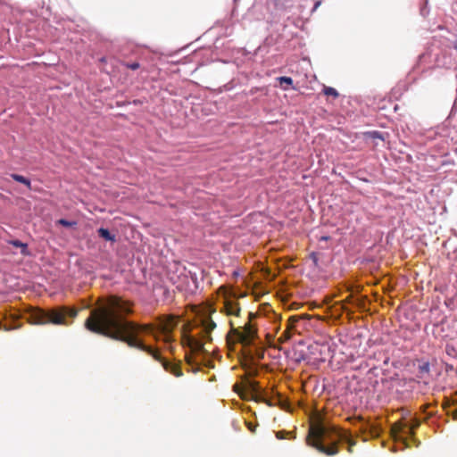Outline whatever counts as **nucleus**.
Wrapping results in <instances>:
<instances>
[{
	"label": "nucleus",
	"mask_w": 457,
	"mask_h": 457,
	"mask_svg": "<svg viewBox=\"0 0 457 457\" xmlns=\"http://www.w3.org/2000/svg\"><path fill=\"white\" fill-rule=\"evenodd\" d=\"M245 386L253 395V397L256 402L265 403L269 406L283 405V400L280 394L273 388L270 391L262 389L259 383L254 380H248Z\"/></svg>",
	"instance_id": "nucleus-6"
},
{
	"label": "nucleus",
	"mask_w": 457,
	"mask_h": 457,
	"mask_svg": "<svg viewBox=\"0 0 457 457\" xmlns=\"http://www.w3.org/2000/svg\"><path fill=\"white\" fill-rule=\"evenodd\" d=\"M284 431H278L277 432L276 434V436L278 438V439H283L285 436H284Z\"/></svg>",
	"instance_id": "nucleus-17"
},
{
	"label": "nucleus",
	"mask_w": 457,
	"mask_h": 457,
	"mask_svg": "<svg viewBox=\"0 0 457 457\" xmlns=\"http://www.w3.org/2000/svg\"><path fill=\"white\" fill-rule=\"evenodd\" d=\"M453 418L457 420V409L453 411Z\"/></svg>",
	"instance_id": "nucleus-18"
},
{
	"label": "nucleus",
	"mask_w": 457,
	"mask_h": 457,
	"mask_svg": "<svg viewBox=\"0 0 457 457\" xmlns=\"http://www.w3.org/2000/svg\"><path fill=\"white\" fill-rule=\"evenodd\" d=\"M127 66H128V68L135 71L139 68V63L138 62L129 63Z\"/></svg>",
	"instance_id": "nucleus-16"
},
{
	"label": "nucleus",
	"mask_w": 457,
	"mask_h": 457,
	"mask_svg": "<svg viewBox=\"0 0 457 457\" xmlns=\"http://www.w3.org/2000/svg\"><path fill=\"white\" fill-rule=\"evenodd\" d=\"M58 223L62 225V226H64V227H71L73 224L72 222H71V221H69L67 220H63V219L59 220Z\"/></svg>",
	"instance_id": "nucleus-15"
},
{
	"label": "nucleus",
	"mask_w": 457,
	"mask_h": 457,
	"mask_svg": "<svg viewBox=\"0 0 457 457\" xmlns=\"http://www.w3.org/2000/svg\"><path fill=\"white\" fill-rule=\"evenodd\" d=\"M12 177L13 178L14 180L23 183L28 187H29V185H30L29 180L28 179L24 178L23 176L13 174V175H12Z\"/></svg>",
	"instance_id": "nucleus-10"
},
{
	"label": "nucleus",
	"mask_w": 457,
	"mask_h": 457,
	"mask_svg": "<svg viewBox=\"0 0 457 457\" xmlns=\"http://www.w3.org/2000/svg\"><path fill=\"white\" fill-rule=\"evenodd\" d=\"M253 316L252 312L248 313V320L243 326H235V323L230 320L231 327L230 332L228 335V340H233L241 344L243 346L247 347L255 345L258 339L257 328L252 323L251 318Z\"/></svg>",
	"instance_id": "nucleus-5"
},
{
	"label": "nucleus",
	"mask_w": 457,
	"mask_h": 457,
	"mask_svg": "<svg viewBox=\"0 0 457 457\" xmlns=\"http://www.w3.org/2000/svg\"><path fill=\"white\" fill-rule=\"evenodd\" d=\"M291 337V333L290 331L288 330V328L287 330H285L282 335L280 336V337L278 338L279 342L280 343H284L287 340H289Z\"/></svg>",
	"instance_id": "nucleus-12"
},
{
	"label": "nucleus",
	"mask_w": 457,
	"mask_h": 457,
	"mask_svg": "<svg viewBox=\"0 0 457 457\" xmlns=\"http://www.w3.org/2000/svg\"><path fill=\"white\" fill-rule=\"evenodd\" d=\"M97 232H98L99 237H101L102 238H104L107 241H112V242L115 241V236L112 235L108 229L100 228Z\"/></svg>",
	"instance_id": "nucleus-9"
},
{
	"label": "nucleus",
	"mask_w": 457,
	"mask_h": 457,
	"mask_svg": "<svg viewBox=\"0 0 457 457\" xmlns=\"http://www.w3.org/2000/svg\"><path fill=\"white\" fill-rule=\"evenodd\" d=\"M320 2H317V3L314 4V8H313V10H316V9L319 7V5H320Z\"/></svg>",
	"instance_id": "nucleus-19"
},
{
	"label": "nucleus",
	"mask_w": 457,
	"mask_h": 457,
	"mask_svg": "<svg viewBox=\"0 0 457 457\" xmlns=\"http://www.w3.org/2000/svg\"><path fill=\"white\" fill-rule=\"evenodd\" d=\"M218 294L222 297L221 312H224L227 316L238 317L241 308L237 302V296L233 290L226 286H221L218 289Z\"/></svg>",
	"instance_id": "nucleus-7"
},
{
	"label": "nucleus",
	"mask_w": 457,
	"mask_h": 457,
	"mask_svg": "<svg viewBox=\"0 0 457 457\" xmlns=\"http://www.w3.org/2000/svg\"><path fill=\"white\" fill-rule=\"evenodd\" d=\"M420 425V421L418 419H411L408 421L406 419H403L397 422H395L391 427V434L395 440H400L405 443V436H412L415 429Z\"/></svg>",
	"instance_id": "nucleus-8"
},
{
	"label": "nucleus",
	"mask_w": 457,
	"mask_h": 457,
	"mask_svg": "<svg viewBox=\"0 0 457 457\" xmlns=\"http://www.w3.org/2000/svg\"><path fill=\"white\" fill-rule=\"evenodd\" d=\"M77 310L69 307H59L46 312L40 308H30L28 320L36 325H42L51 322L55 325H68V319H74L77 316Z\"/></svg>",
	"instance_id": "nucleus-4"
},
{
	"label": "nucleus",
	"mask_w": 457,
	"mask_h": 457,
	"mask_svg": "<svg viewBox=\"0 0 457 457\" xmlns=\"http://www.w3.org/2000/svg\"><path fill=\"white\" fill-rule=\"evenodd\" d=\"M131 312L129 302L118 296H110L91 311L85 321V327L91 332L126 342L131 347L146 352L160 361L166 371L175 377H181L183 372L179 363L165 360L158 350L146 345L142 339L143 336L149 335L156 341L162 339L164 344L170 345L173 341L172 330L177 326V319L168 317L162 320L158 329H155L152 325H138L127 320L126 316Z\"/></svg>",
	"instance_id": "nucleus-1"
},
{
	"label": "nucleus",
	"mask_w": 457,
	"mask_h": 457,
	"mask_svg": "<svg viewBox=\"0 0 457 457\" xmlns=\"http://www.w3.org/2000/svg\"><path fill=\"white\" fill-rule=\"evenodd\" d=\"M324 93H325V95H327V96H334V97H337V96H338V94H337V90H336L335 88H333V87H326L324 88Z\"/></svg>",
	"instance_id": "nucleus-13"
},
{
	"label": "nucleus",
	"mask_w": 457,
	"mask_h": 457,
	"mask_svg": "<svg viewBox=\"0 0 457 457\" xmlns=\"http://www.w3.org/2000/svg\"><path fill=\"white\" fill-rule=\"evenodd\" d=\"M306 442L308 445L328 456L336 455L338 453L340 443L348 445L349 453L353 452V447L356 444L349 431L322 423L311 425Z\"/></svg>",
	"instance_id": "nucleus-3"
},
{
	"label": "nucleus",
	"mask_w": 457,
	"mask_h": 457,
	"mask_svg": "<svg viewBox=\"0 0 457 457\" xmlns=\"http://www.w3.org/2000/svg\"><path fill=\"white\" fill-rule=\"evenodd\" d=\"M280 85L284 87V89H287V87H284V84L287 86H291L293 83V80L289 77H280L279 78Z\"/></svg>",
	"instance_id": "nucleus-11"
},
{
	"label": "nucleus",
	"mask_w": 457,
	"mask_h": 457,
	"mask_svg": "<svg viewBox=\"0 0 457 457\" xmlns=\"http://www.w3.org/2000/svg\"><path fill=\"white\" fill-rule=\"evenodd\" d=\"M12 244H13L15 246H17V247H21V248H22L21 253H25V251H26V249H27L26 245L22 244V243H21V242H20V241H14Z\"/></svg>",
	"instance_id": "nucleus-14"
},
{
	"label": "nucleus",
	"mask_w": 457,
	"mask_h": 457,
	"mask_svg": "<svg viewBox=\"0 0 457 457\" xmlns=\"http://www.w3.org/2000/svg\"><path fill=\"white\" fill-rule=\"evenodd\" d=\"M215 312L213 304L207 303L193 323L183 326L181 342L184 346L190 349L191 353L186 355V360L191 366L198 365V355L210 352L205 348V345L212 341L211 333L216 328L211 317Z\"/></svg>",
	"instance_id": "nucleus-2"
}]
</instances>
